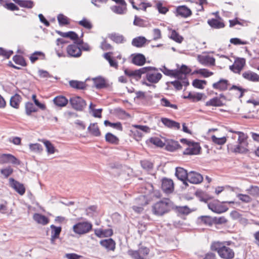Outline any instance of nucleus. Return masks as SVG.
<instances>
[{
    "label": "nucleus",
    "mask_w": 259,
    "mask_h": 259,
    "mask_svg": "<svg viewBox=\"0 0 259 259\" xmlns=\"http://www.w3.org/2000/svg\"><path fill=\"white\" fill-rule=\"evenodd\" d=\"M229 132L235 133L238 135L237 144L234 145L232 143H229L227 145L229 151L238 153H245L248 151L247 149L248 143L247 142V136L241 132L234 131L232 130Z\"/></svg>",
    "instance_id": "f257e3e1"
},
{
    "label": "nucleus",
    "mask_w": 259,
    "mask_h": 259,
    "mask_svg": "<svg viewBox=\"0 0 259 259\" xmlns=\"http://www.w3.org/2000/svg\"><path fill=\"white\" fill-rule=\"evenodd\" d=\"M173 207L172 202L168 198H164L154 203L152 211L156 215H162L169 212Z\"/></svg>",
    "instance_id": "f03ea898"
},
{
    "label": "nucleus",
    "mask_w": 259,
    "mask_h": 259,
    "mask_svg": "<svg viewBox=\"0 0 259 259\" xmlns=\"http://www.w3.org/2000/svg\"><path fill=\"white\" fill-rule=\"evenodd\" d=\"M160 70L166 75L174 77L178 79H185L186 75L189 74L191 70L188 66H181L180 68L170 70L167 68L165 66H163Z\"/></svg>",
    "instance_id": "7ed1b4c3"
},
{
    "label": "nucleus",
    "mask_w": 259,
    "mask_h": 259,
    "mask_svg": "<svg viewBox=\"0 0 259 259\" xmlns=\"http://www.w3.org/2000/svg\"><path fill=\"white\" fill-rule=\"evenodd\" d=\"M146 69L144 72L145 78L150 83L146 82V81H142V83L147 87L151 86V83H157L161 79L162 74L159 72L157 68L151 66L145 67Z\"/></svg>",
    "instance_id": "20e7f679"
},
{
    "label": "nucleus",
    "mask_w": 259,
    "mask_h": 259,
    "mask_svg": "<svg viewBox=\"0 0 259 259\" xmlns=\"http://www.w3.org/2000/svg\"><path fill=\"white\" fill-rule=\"evenodd\" d=\"M211 249L217 251L219 256L224 259H232L235 256L232 249L220 242L213 243L211 245Z\"/></svg>",
    "instance_id": "39448f33"
},
{
    "label": "nucleus",
    "mask_w": 259,
    "mask_h": 259,
    "mask_svg": "<svg viewBox=\"0 0 259 259\" xmlns=\"http://www.w3.org/2000/svg\"><path fill=\"white\" fill-rule=\"evenodd\" d=\"M180 141L188 146V147L183 152L184 155H197L199 154L201 147L198 143L189 141L186 139H182Z\"/></svg>",
    "instance_id": "423d86ee"
},
{
    "label": "nucleus",
    "mask_w": 259,
    "mask_h": 259,
    "mask_svg": "<svg viewBox=\"0 0 259 259\" xmlns=\"http://www.w3.org/2000/svg\"><path fill=\"white\" fill-rule=\"evenodd\" d=\"M92 227V224L90 222H79L73 226V230L76 234L82 235L89 232Z\"/></svg>",
    "instance_id": "0eeeda50"
},
{
    "label": "nucleus",
    "mask_w": 259,
    "mask_h": 259,
    "mask_svg": "<svg viewBox=\"0 0 259 259\" xmlns=\"http://www.w3.org/2000/svg\"><path fill=\"white\" fill-rule=\"evenodd\" d=\"M69 102L72 107L77 111H82L87 106L85 101L79 96L71 97Z\"/></svg>",
    "instance_id": "6e6552de"
},
{
    "label": "nucleus",
    "mask_w": 259,
    "mask_h": 259,
    "mask_svg": "<svg viewBox=\"0 0 259 259\" xmlns=\"http://www.w3.org/2000/svg\"><path fill=\"white\" fill-rule=\"evenodd\" d=\"M149 249L146 247H141L138 250H129L128 254L134 259H145V257L148 254Z\"/></svg>",
    "instance_id": "1a4fd4ad"
},
{
    "label": "nucleus",
    "mask_w": 259,
    "mask_h": 259,
    "mask_svg": "<svg viewBox=\"0 0 259 259\" xmlns=\"http://www.w3.org/2000/svg\"><path fill=\"white\" fill-rule=\"evenodd\" d=\"M146 69L145 67L134 70L126 69L124 70V73L127 76L133 77L137 80H139L141 78L142 75L143 74L144 75V72Z\"/></svg>",
    "instance_id": "9d476101"
},
{
    "label": "nucleus",
    "mask_w": 259,
    "mask_h": 259,
    "mask_svg": "<svg viewBox=\"0 0 259 259\" xmlns=\"http://www.w3.org/2000/svg\"><path fill=\"white\" fill-rule=\"evenodd\" d=\"M131 3L133 8L137 10L146 11L147 8L152 6L150 3H147L144 0H133L131 1Z\"/></svg>",
    "instance_id": "9b49d317"
},
{
    "label": "nucleus",
    "mask_w": 259,
    "mask_h": 259,
    "mask_svg": "<svg viewBox=\"0 0 259 259\" xmlns=\"http://www.w3.org/2000/svg\"><path fill=\"white\" fill-rule=\"evenodd\" d=\"M10 185L20 195H23L25 192V188L23 184L15 180L13 178L9 179Z\"/></svg>",
    "instance_id": "f8f14e48"
},
{
    "label": "nucleus",
    "mask_w": 259,
    "mask_h": 259,
    "mask_svg": "<svg viewBox=\"0 0 259 259\" xmlns=\"http://www.w3.org/2000/svg\"><path fill=\"white\" fill-rule=\"evenodd\" d=\"M202 176L198 172L191 171L188 173L187 181L192 184H199L203 181Z\"/></svg>",
    "instance_id": "ddd939ff"
},
{
    "label": "nucleus",
    "mask_w": 259,
    "mask_h": 259,
    "mask_svg": "<svg viewBox=\"0 0 259 259\" xmlns=\"http://www.w3.org/2000/svg\"><path fill=\"white\" fill-rule=\"evenodd\" d=\"M161 188L167 194L171 193L174 190V183L172 180L164 178L162 180Z\"/></svg>",
    "instance_id": "4468645a"
},
{
    "label": "nucleus",
    "mask_w": 259,
    "mask_h": 259,
    "mask_svg": "<svg viewBox=\"0 0 259 259\" xmlns=\"http://www.w3.org/2000/svg\"><path fill=\"white\" fill-rule=\"evenodd\" d=\"M66 50L68 54L70 56L78 57L81 55V49L76 44L69 45Z\"/></svg>",
    "instance_id": "2eb2a0df"
},
{
    "label": "nucleus",
    "mask_w": 259,
    "mask_h": 259,
    "mask_svg": "<svg viewBox=\"0 0 259 259\" xmlns=\"http://www.w3.org/2000/svg\"><path fill=\"white\" fill-rule=\"evenodd\" d=\"M192 14L191 10L185 5L178 6L176 9V15L177 16L187 18L191 16Z\"/></svg>",
    "instance_id": "dca6fc26"
},
{
    "label": "nucleus",
    "mask_w": 259,
    "mask_h": 259,
    "mask_svg": "<svg viewBox=\"0 0 259 259\" xmlns=\"http://www.w3.org/2000/svg\"><path fill=\"white\" fill-rule=\"evenodd\" d=\"M100 244L107 251H114L115 249L116 243L112 238L101 240Z\"/></svg>",
    "instance_id": "f3484780"
},
{
    "label": "nucleus",
    "mask_w": 259,
    "mask_h": 259,
    "mask_svg": "<svg viewBox=\"0 0 259 259\" xmlns=\"http://www.w3.org/2000/svg\"><path fill=\"white\" fill-rule=\"evenodd\" d=\"M198 60L200 63L203 65H214V58L207 54L200 55L198 56Z\"/></svg>",
    "instance_id": "a211bd4d"
},
{
    "label": "nucleus",
    "mask_w": 259,
    "mask_h": 259,
    "mask_svg": "<svg viewBox=\"0 0 259 259\" xmlns=\"http://www.w3.org/2000/svg\"><path fill=\"white\" fill-rule=\"evenodd\" d=\"M61 36L64 37H68L74 41V43L80 45L83 44L82 39L79 38L78 35L73 31L62 32Z\"/></svg>",
    "instance_id": "6ab92c4d"
},
{
    "label": "nucleus",
    "mask_w": 259,
    "mask_h": 259,
    "mask_svg": "<svg viewBox=\"0 0 259 259\" xmlns=\"http://www.w3.org/2000/svg\"><path fill=\"white\" fill-rule=\"evenodd\" d=\"M94 86L98 89H103L109 87V84L107 83L106 79L101 77L98 76L93 78Z\"/></svg>",
    "instance_id": "aec40b11"
},
{
    "label": "nucleus",
    "mask_w": 259,
    "mask_h": 259,
    "mask_svg": "<svg viewBox=\"0 0 259 259\" xmlns=\"http://www.w3.org/2000/svg\"><path fill=\"white\" fill-rule=\"evenodd\" d=\"M229 81L227 79H221L217 82L213 83L212 88L220 91H224L227 90Z\"/></svg>",
    "instance_id": "412c9836"
},
{
    "label": "nucleus",
    "mask_w": 259,
    "mask_h": 259,
    "mask_svg": "<svg viewBox=\"0 0 259 259\" xmlns=\"http://www.w3.org/2000/svg\"><path fill=\"white\" fill-rule=\"evenodd\" d=\"M242 76L248 80L253 82H259V75L250 70L244 72L242 74Z\"/></svg>",
    "instance_id": "4be33fe9"
},
{
    "label": "nucleus",
    "mask_w": 259,
    "mask_h": 259,
    "mask_svg": "<svg viewBox=\"0 0 259 259\" xmlns=\"http://www.w3.org/2000/svg\"><path fill=\"white\" fill-rule=\"evenodd\" d=\"M29 59L31 63H34L37 61L45 60L46 55L42 52L36 51L30 56Z\"/></svg>",
    "instance_id": "5701e85b"
},
{
    "label": "nucleus",
    "mask_w": 259,
    "mask_h": 259,
    "mask_svg": "<svg viewBox=\"0 0 259 259\" xmlns=\"http://www.w3.org/2000/svg\"><path fill=\"white\" fill-rule=\"evenodd\" d=\"M161 120L164 125L169 128L177 130L180 128V124L175 121L170 120L167 118H162Z\"/></svg>",
    "instance_id": "b1692460"
},
{
    "label": "nucleus",
    "mask_w": 259,
    "mask_h": 259,
    "mask_svg": "<svg viewBox=\"0 0 259 259\" xmlns=\"http://www.w3.org/2000/svg\"><path fill=\"white\" fill-rule=\"evenodd\" d=\"M175 175L178 179L184 182L188 179V173L183 168L177 167Z\"/></svg>",
    "instance_id": "393cba45"
},
{
    "label": "nucleus",
    "mask_w": 259,
    "mask_h": 259,
    "mask_svg": "<svg viewBox=\"0 0 259 259\" xmlns=\"http://www.w3.org/2000/svg\"><path fill=\"white\" fill-rule=\"evenodd\" d=\"M108 37L116 44H123L126 41V39L124 36L119 33H112L109 34Z\"/></svg>",
    "instance_id": "a878e982"
},
{
    "label": "nucleus",
    "mask_w": 259,
    "mask_h": 259,
    "mask_svg": "<svg viewBox=\"0 0 259 259\" xmlns=\"http://www.w3.org/2000/svg\"><path fill=\"white\" fill-rule=\"evenodd\" d=\"M132 63L135 65H144L146 63V58L141 54L133 55Z\"/></svg>",
    "instance_id": "bb28decb"
},
{
    "label": "nucleus",
    "mask_w": 259,
    "mask_h": 259,
    "mask_svg": "<svg viewBox=\"0 0 259 259\" xmlns=\"http://www.w3.org/2000/svg\"><path fill=\"white\" fill-rule=\"evenodd\" d=\"M209 25L213 28L220 29L223 28L225 27L224 23L220 19H211L207 21Z\"/></svg>",
    "instance_id": "cd10ccee"
},
{
    "label": "nucleus",
    "mask_w": 259,
    "mask_h": 259,
    "mask_svg": "<svg viewBox=\"0 0 259 259\" xmlns=\"http://www.w3.org/2000/svg\"><path fill=\"white\" fill-rule=\"evenodd\" d=\"M113 52H108L104 54V58L107 60L110 65H117L118 63L117 61V59H121V55H118L116 57L113 56Z\"/></svg>",
    "instance_id": "c85d7f7f"
},
{
    "label": "nucleus",
    "mask_w": 259,
    "mask_h": 259,
    "mask_svg": "<svg viewBox=\"0 0 259 259\" xmlns=\"http://www.w3.org/2000/svg\"><path fill=\"white\" fill-rule=\"evenodd\" d=\"M191 3L195 7L197 12L203 11L204 5L208 4L207 0H192Z\"/></svg>",
    "instance_id": "c756f323"
},
{
    "label": "nucleus",
    "mask_w": 259,
    "mask_h": 259,
    "mask_svg": "<svg viewBox=\"0 0 259 259\" xmlns=\"http://www.w3.org/2000/svg\"><path fill=\"white\" fill-rule=\"evenodd\" d=\"M147 40L144 36H138L133 39L132 44L137 48H141L144 46Z\"/></svg>",
    "instance_id": "7c9ffc66"
},
{
    "label": "nucleus",
    "mask_w": 259,
    "mask_h": 259,
    "mask_svg": "<svg viewBox=\"0 0 259 259\" xmlns=\"http://www.w3.org/2000/svg\"><path fill=\"white\" fill-rule=\"evenodd\" d=\"M111 9L113 12L116 14H123L126 11V4L125 2L123 4H119L116 6H112Z\"/></svg>",
    "instance_id": "2f4dec72"
},
{
    "label": "nucleus",
    "mask_w": 259,
    "mask_h": 259,
    "mask_svg": "<svg viewBox=\"0 0 259 259\" xmlns=\"http://www.w3.org/2000/svg\"><path fill=\"white\" fill-rule=\"evenodd\" d=\"M16 4H18L20 7L31 9L33 7L34 2L31 1L27 0H12Z\"/></svg>",
    "instance_id": "473e14b6"
},
{
    "label": "nucleus",
    "mask_w": 259,
    "mask_h": 259,
    "mask_svg": "<svg viewBox=\"0 0 259 259\" xmlns=\"http://www.w3.org/2000/svg\"><path fill=\"white\" fill-rule=\"evenodd\" d=\"M208 207L214 212L221 213L226 211V209L222 206L210 202L208 204Z\"/></svg>",
    "instance_id": "72a5a7b5"
},
{
    "label": "nucleus",
    "mask_w": 259,
    "mask_h": 259,
    "mask_svg": "<svg viewBox=\"0 0 259 259\" xmlns=\"http://www.w3.org/2000/svg\"><path fill=\"white\" fill-rule=\"evenodd\" d=\"M89 133L95 137H99L101 135V132L97 125V123H91L88 127Z\"/></svg>",
    "instance_id": "f704fd0d"
},
{
    "label": "nucleus",
    "mask_w": 259,
    "mask_h": 259,
    "mask_svg": "<svg viewBox=\"0 0 259 259\" xmlns=\"http://www.w3.org/2000/svg\"><path fill=\"white\" fill-rule=\"evenodd\" d=\"M53 101L54 104L59 107H64L69 102L68 99L63 96H59L55 97Z\"/></svg>",
    "instance_id": "c9c22d12"
},
{
    "label": "nucleus",
    "mask_w": 259,
    "mask_h": 259,
    "mask_svg": "<svg viewBox=\"0 0 259 259\" xmlns=\"http://www.w3.org/2000/svg\"><path fill=\"white\" fill-rule=\"evenodd\" d=\"M33 218L37 223L43 225H47L49 222V220L47 217L39 213H35L33 215Z\"/></svg>",
    "instance_id": "e433bc0d"
},
{
    "label": "nucleus",
    "mask_w": 259,
    "mask_h": 259,
    "mask_svg": "<svg viewBox=\"0 0 259 259\" xmlns=\"http://www.w3.org/2000/svg\"><path fill=\"white\" fill-rule=\"evenodd\" d=\"M21 100V97L19 95L16 94L11 98L10 101V105L13 108L18 109L19 107V104Z\"/></svg>",
    "instance_id": "4c0bfd02"
},
{
    "label": "nucleus",
    "mask_w": 259,
    "mask_h": 259,
    "mask_svg": "<svg viewBox=\"0 0 259 259\" xmlns=\"http://www.w3.org/2000/svg\"><path fill=\"white\" fill-rule=\"evenodd\" d=\"M224 105L222 101L218 97H214L209 101H207L205 103L206 106H215L220 107Z\"/></svg>",
    "instance_id": "58836bf2"
},
{
    "label": "nucleus",
    "mask_w": 259,
    "mask_h": 259,
    "mask_svg": "<svg viewBox=\"0 0 259 259\" xmlns=\"http://www.w3.org/2000/svg\"><path fill=\"white\" fill-rule=\"evenodd\" d=\"M69 83L71 87L77 90H83L87 86L85 82L75 80H70Z\"/></svg>",
    "instance_id": "ea45409f"
},
{
    "label": "nucleus",
    "mask_w": 259,
    "mask_h": 259,
    "mask_svg": "<svg viewBox=\"0 0 259 259\" xmlns=\"http://www.w3.org/2000/svg\"><path fill=\"white\" fill-rule=\"evenodd\" d=\"M105 140L107 142L114 145L119 143V139L111 133H107L105 135Z\"/></svg>",
    "instance_id": "a19ab883"
},
{
    "label": "nucleus",
    "mask_w": 259,
    "mask_h": 259,
    "mask_svg": "<svg viewBox=\"0 0 259 259\" xmlns=\"http://www.w3.org/2000/svg\"><path fill=\"white\" fill-rule=\"evenodd\" d=\"M170 38L178 43H181L184 39L183 37L175 30H171Z\"/></svg>",
    "instance_id": "79ce46f5"
},
{
    "label": "nucleus",
    "mask_w": 259,
    "mask_h": 259,
    "mask_svg": "<svg viewBox=\"0 0 259 259\" xmlns=\"http://www.w3.org/2000/svg\"><path fill=\"white\" fill-rule=\"evenodd\" d=\"M78 24L88 30H91L93 28V24L91 21L85 18L78 21Z\"/></svg>",
    "instance_id": "37998d69"
},
{
    "label": "nucleus",
    "mask_w": 259,
    "mask_h": 259,
    "mask_svg": "<svg viewBox=\"0 0 259 259\" xmlns=\"http://www.w3.org/2000/svg\"><path fill=\"white\" fill-rule=\"evenodd\" d=\"M177 211L181 214L187 215L191 212L195 210V209H191L187 206H176Z\"/></svg>",
    "instance_id": "c03bdc74"
},
{
    "label": "nucleus",
    "mask_w": 259,
    "mask_h": 259,
    "mask_svg": "<svg viewBox=\"0 0 259 259\" xmlns=\"http://www.w3.org/2000/svg\"><path fill=\"white\" fill-rule=\"evenodd\" d=\"M26 114L30 115L32 112H35L37 111V109L34 106L31 102H27L25 106Z\"/></svg>",
    "instance_id": "a18cd8bd"
},
{
    "label": "nucleus",
    "mask_w": 259,
    "mask_h": 259,
    "mask_svg": "<svg viewBox=\"0 0 259 259\" xmlns=\"http://www.w3.org/2000/svg\"><path fill=\"white\" fill-rule=\"evenodd\" d=\"M57 20L59 25L61 26L68 25L70 23L69 19L62 14H60L58 15Z\"/></svg>",
    "instance_id": "49530a36"
},
{
    "label": "nucleus",
    "mask_w": 259,
    "mask_h": 259,
    "mask_svg": "<svg viewBox=\"0 0 259 259\" xmlns=\"http://www.w3.org/2000/svg\"><path fill=\"white\" fill-rule=\"evenodd\" d=\"M211 141L212 142L218 145H224L226 142V137H217L215 135H213L211 137Z\"/></svg>",
    "instance_id": "de8ad7c7"
},
{
    "label": "nucleus",
    "mask_w": 259,
    "mask_h": 259,
    "mask_svg": "<svg viewBox=\"0 0 259 259\" xmlns=\"http://www.w3.org/2000/svg\"><path fill=\"white\" fill-rule=\"evenodd\" d=\"M246 191L252 196H259V187L257 186H250Z\"/></svg>",
    "instance_id": "09e8293b"
},
{
    "label": "nucleus",
    "mask_w": 259,
    "mask_h": 259,
    "mask_svg": "<svg viewBox=\"0 0 259 259\" xmlns=\"http://www.w3.org/2000/svg\"><path fill=\"white\" fill-rule=\"evenodd\" d=\"M160 104L164 107H170L175 109H178V106L177 105L171 104L169 100L165 98H162L160 100Z\"/></svg>",
    "instance_id": "8fccbe9b"
},
{
    "label": "nucleus",
    "mask_w": 259,
    "mask_h": 259,
    "mask_svg": "<svg viewBox=\"0 0 259 259\" xmlns=\"http://www.w3.org/2000/svg\"><path fill=\"white\" fill-rule=\"evenodd\" d=\"M180 147L178 142L172 141L166 145V149L169 151H174Z\"/></svg>",
    "instance_id": "3c124183"
},
{
    "label": "nucleus",
    "mask_w": 259,
    "mask_h": 259,
    "mask_svg": "<svg viewBox=\"0 0 259 259\" xmlns=\"http://www.w3.org/2000/svg\"><path fill=\"white\" fill-rule=\"evenodd\" d=\"M51 228L52 229L51 236H53V237H57L58 238L61 232V227H56L54 225H52L51 226Z\"/></svg>",
    "instance_id": "603ef678"
},
{
    "label": "nucleus",
    "mask_w": 259,
    "mask_h": 259,
    "mask_svg": "<svg viewBox=\"0 0 259 259\" xmlns=\"http://www.w3.org/2000/svg\"><path fill=\"white\" fill-rule=\"evenodd\" d=\"M44 144L47 149V151L48 154H52L55 153V148L53 145L49 141H44Z\"/></svg>",
    "instance_id": "864d4df0"
},
{
    "label": "nucleus",
    "mask_w": 259,
    "mask_h": 259,
    "mask_svg": "<svg viewBox=\"0 0 259 259\" xmlns=\"http://www.w3.org/2000/svg\"><path fill=\"white\" fill-rule=\"evenodd\" d=\"M29 149L33 152L40 153L42 150V147L41 145L38 143L30 144Z\"/></svg>",
    "instance_id": "5fc2aeb1"
},
{
    "label": "nucleus",
    "mask_w": 259,
    "mask_h": 259,
    "mask_svg": "<svg viewBox=\"0 0 259 259\" xmlns=\"http://www.w3.org/2000/svg\"><path fill=\"white\" fill-rule=\"evenodd\" d=\"M13 60L14 62L18 65H26L24 57L21 55H15L13 58Z\"/></svg>",
    "instance_id": "6e6d98bb"
},
{
    "label": "nucleus",
    "mask_w": 259,
    "mask_h": 259,
    "mask_svg": "<svg viewBox=\"0 0 259 259\" xmlns=\"http://www.w3.org/2000/svg\"><path fill=\"white\" fill-rule=\"evenodd\" d=\"M205 80H199L195 79L193 81L192 85L196 88L202 89L204 88L203 85L206 84Z\"/></svg>",
    "instance_id": "4d7b16f0"
},
{
    "label": "nucleus",
    "mask_w": 259,
    "mask_h": 259,
    "mask_svg": "<svg viewBox=\"0 0 259 259\" xmlns=\"http://www.w3.org/2000/svg\"><path fill=\"white\" fill-rule=\"evenodd\" d=\"M142 167L146 170H149L153 168V164L152 162L147 160L141 161Z\"/></svg>",
    "instance_id": "13d9d810"
},
{
    "label": "nucleus",
    "mask_w": 259,
    "mask_h": 259,
    "mask_svg": "<svg viewBox=\"0 0 259 259\" xmlns=\"http://www.w3.org/2000/svg\"><path fill=\"white\" fill-rule=\"evenodd\" d=\"M156 7L158 12L162 14H166L168 11V9L166 7L163 6L162 3L161 2H158L157 3Z\"/></svg>",
    "instance_id": "bf43d9fd"
},
{
    "label": "nucleus",
    "mask_w": 259,
    "mask_h": 259,
    "mask_svg": "<svg viewBox=\"0 0 259 259\" xmlns=\"http://www.w3.org/2000/svg\"><path fill=\"white\" fill-rule=\"evenodd\" d=\"M4 8L7 9L8 10L11 11L19 10V8L17 6H16L14 3L10 2L9 1H8L7 3L5 4V6Z\"/></svg>",
    "instance_id": "052dcab7"
},
{
    "label": "nucleus",
    "mask_w": 259,
    "mask_h": 259,
    "mask_svg": "<svg viewBox=\"0 0 259 259\" xmlns=\"http://www.w3.org/2000/svg\"><path fill=\"white\" fill-rule=\"evenodd\" d=\"M201 220L204 224L209 226H211L214 223L213 218L209 216H202Z\"/></svg>",
    "instance_id": "680f3d73"
},
{
    "label": "nucleus",
    "mask_w": 259,
    "mask_h": 259,
    "mask_svg": "<svg viewBox=\"0 0 259 259\" xmlns=\"http://www.w3.org/2000/svg\"><path fill=\"white\" fill-rule=\"evenodd\" d=\"M196 72L201 75L204 77H207L213 74L212 72L209 71L206 69H200L196 71Z\"/></svg>",
    "instance_id": "e2e57ef3"
},
{
    "label": "nucleus",
    "mask_w": 259,
    "mask_h": 259,
    "mask_svg": "<svg viewBox=\"0 0 259 259\" xmlns=\"http://www.w3.org/2000/svg\"><path fill=\"white\" fill-rule=\"evenodd\" d=\"M150 141L151 143L159 147H162L164 145L163 142L157 137L151 138Z\"/></svg>",
    "instance_id": "0e129e2a"
},
{
    "label": "nucleus",
    "mask_w": 259,
    "mask_h": 259,
    "mask_svg": "<svg viewBox=\"0 0 259 259\" xmlns=\"http://www.w3.org/2000/svg\"><path fill=\"white\" fill-rule=\"evenodd\" d=\"M237 197L239 200L245 203L250 202L252 200L251 197L249 195L246 194H238L237 195Z\"/></svg>",
    "instance_id": "69168bd1"
},
{
    "label": "nucleus",
    "mask_w": 259,
    "mask_h": 259,
    "mask_svg": "<svg viewBox=\"0 0 259 259\" xmlns=\"http://www.w3.org/2000/svg\"><path fill=\"white\" fill-rule=\"evenodd\" d=\"M13 172V169L10 166H8L5 168L1 170V173L6 178H8Z\"/></svg>",
    "instance_id": "338daca9"
},
{
    "label": "nucleus",
    "mask_w": 259,
    "mask_h": 259,
    "mask_svg": "<svg viewBox=\"0 0 259 259\" xmlns=\"http://www.w3.org/2000/svg\"><path fill=\"white\" fill-rule=\"evenodd\" d=\"M13 54V52L12 51H7L2 48H0V56L9 59Z\"/></svg>",
    "instance_id": "774afa93"
}]
</instances>
